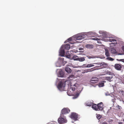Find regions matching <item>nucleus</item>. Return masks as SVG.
<instances>
[{"instance_id":"nucleus-5","label":"nucleus","mask_w":124,"mask_h":124,"mask_svg":"<svg viewBox=\"0 0 124 124\" xmlns=\"http://www.w3.org/2000/svg\"><path fill=\"white\" fill-rule=\"evenodd\" d=\"M98 79L97 78H92L90 80V83L92 85L98 82Z\"/></svg>"},{"instance_id":"nucleus-37","label":"nucleus","mask_w":124,"mask_h":124,"mask_svg":"<svg viewBox=\"0 0 124 124\" xmlns=\"http://www.w3.org/2000/svg\"><path fill=\"white\" fill-rule=\"evenodd\" d=\"M116 107H117L119 109H120L122 108L119 105H117Z\"/></svg>"},{"instance_id":"nucleus-4","label":"nucleus","mask_w":124,"mask_h":124,"mask_svg":"<svg viewBox=\"0 0 124 124\" xmlns=\"http://www.w3.org/2000/svg\"><path fill=\"white\" fill-rule=\"evenodd\" d=\"M78 115L75 113H71L70 116V117L75 121L77 120L78 118Z\"/></svg>"},{"instance_id":"nucleus-32","label":"nucleus","mask_w":124,"mask_h":124,"mask_svg":"<svg viewBox=\"0 0 124 124\" xmlns=\"http://www.w3.org/2000/svg\"><path fill=\"white\" fill-rule=\"evenodd\" d=\"M72 38L71 37H70L66 41V42H69L70 41H71L72 40Z\"/></svg>"},{"instance_id":"nucleus-29","label":"nucleus","mask_w":124,"mask_h":124,"mask_svg":"<svg viewBox=\"0 0 124 124\" xmlns=\"http://www.w3.org/2000/svg\"><path fill=\"white\" fill-rule=\"evenodd\" d=\"M88 106H91L92 104V103L91 102H88L86 104Z\"/></svg>"},{"instance_id":"nucleus-25","label":"nucleus","mask_w":124,"mask_h":124,"mask_svg":"<svg viewBox=\"0 0 124 124\" xmlns=\"http://www.w3.org/2000/svg\"><path fill=\"white\" fill-rule=\"evenodd\" d=\"M94 65L93 64H88L87 66H86V67L89 68V67H93L94 66Z\"/></svg>"},{"instance_id":"nucleus-21","label":"nucleus","mask_w":124,"mask_h":124,"mask_svg":"<svg viewBox=\"0 0 124 124\" xmlns=\"http://www.w3.org/2000/svg\"><path fill=\"white\" fill-rule=\"evenodd\" d=\"M78 61L80 62H83L85 60V58L84 57H78Z\"/></svg>"},{"instance_id":"nucleus-39","label":"nucleus","mask_w":124,"mask_h":124,"mask_svg":"<svg viewBox=\"0 0 124 124\" xmlns=\"http://www.w3.org/2000/svg\"><path fill=\"white\" fill-rule=\"evenodd\" d=\"M118 123V124H123V123L122 122H119Z\"/></svg>"},{"instance_id":"nucleus-44","label":"nucleus","mask_w":124,"mask_h":124,"mask_svg":"<svg viewBox=\"0 0 124 124\" xmlns=\"http://www.w3.org/2000/svg\"><path fill=\"white\" fill-rule=\"evenodd\" d=\"M123 51L124 52V47L123 48Z\"/></svg>"},{"instance_id":"nucleus-41","label":"nucleus","mask_w":124,"mask_h":124,"mask_svg":"<svg viewBox=\"0 0 124 124\" xmlns=\"http://www.w3.org/2000/svg\"><path fill=\"white\" fill-rule=\"evenodd\" d=\"M102 124H107V123L105 122H104L102 123Z\"/></svg>"},{"instance_id":"nucleus-13","label":"nucleus","mask_w":124,"mask_h":124,"mask_svg":"<svg viewBox=\"0 0 124 124\" xmlns=\"http://www.w3.org/2000/svg\"><path fill=\"white\" fill-rule=\"evenodd\" d=\"M92 108L96 111H98L97 105L96 104H93L92 106Z\"/></svg>"},{"instance_id":"nucleus-9","label":"nucleus","mask_w":124,"mask_h":124,"mask_svg":"<svg viewBox=\"0 0 124 124\" xmlns=\"http://www.w3.org/2000/svg\"><path fill=\"white\" fill-rule=\"evenodd\" d=\"M77 84L76 83L74 85H72V84H71V85L70 86V89H71L72 91H74L75 89L77 88L76 85Z\"/></svg>"},{"instance_id":"nucleus-17","label":"nucleus","mask_w":124,"mask_h":124,"mask_svg":"<svg viewBox=\"0 0 124 124\" xmlns=\"http://www.w3.org/2000/svg\"><path fill=\"white\" fill-rule=\"evenodd\" d=\"M113 77L112 76H108L105 78V79L106 80L108 81L109 82H111V80L112 78Z\"/></svg>"},{"instance_id":"nucleus-10","label":"nucleus","mask_w":124,"mask_h":124,"mask_svg":"<svg viewBox=\"0 0 124 124\" xmlns=\"http://www.w3.org/2000/svg\"><path fill=\"white\" fill-rule=\"evenodd\" d=\"M94 64H100L102 65H100L101 68H103L104 67H105L106 66L107 64L105 63L104 62H101V63H94Z\"/></svg>"},{"instance_id":"nucleus-43","label":"nucleus","mask_w":124,"mask_h":124,"mask_svg":"<svg viewBox=\"0 0 124 124\" xmlns=\"http://www.w3.org/2000/svg\"><path fill=\"white\" fill-rule=\"evenodd\" d=\"M63 59H64L63 58ZM63 62H64V60H63ZM65 63H66L67 62L66 61H65Z\"/></svg>"},{"instance_id":"nucleus-35","label":"nucleus","mask_w":124,"mask_h":124,"mask_svg":"<svg viewBox=\"0 0 124 124\" xmlns=\"http://www.w3.org/2000/svg\"><path fill=\"white\" fill-rule=\"evenodd\" d=\"M117 60L119 61H121L124 62V59H121L119 60L118 59H117Z\"/></svg>"},{"instance_id":"nucleus-2","label":"nucleus","mask_w":124,"mask_h":124,"mask_svg":"<svg viewBox=\"0 0 124 124\" xmlns=\"http://www.w3.org/2000/svg\"><path fill=\"white\" fill-rule=\"evenodd\" d=\"M70 110L68 108H64L61 110L60 116L64 117L63 115L69 113Z\"/></svg>"},{"instance_id":"nucleus-14","label":"nucleus","mask_w":124,"mask_h":124,"mask_svg":"<svg viewBox=\"0 0 124 124\" xmlns=\"http://www.w3.org/2000/svg\"><path fill=\"white\" fill-rule=\"evenodd\" d=\"M60 54L61 56H63L64 55L65 52L64 49H62L60 51Z\"/></svg>"},{"instance_id":"nucleus-36","label":"nucleus","mask_w":124,"mask_h":124,"mask_svg":"<svg viewBox=\"0 0 124 124\" xmlns=\"http://www.w3.org/2000/svg\"><path fill=\"white\" fill-rule=\"evenodd\" d=\"M75 76L74 75H71L69 77V78H74V77Z\"/></svg>"},{"instance_id":"nucleus-45","label":"nucleus","mask_w":124,"mask_h":124,"mask_svg":"<svg viewBox=\"0 0 124 124\" xmlns=\"http://www.w3.org/2000/svg\"><path fill=\"white\" fill-rule=\"evenodd\" d=\"M123 121H124V119H123Z\"/></svg>"},{"instance_id":"nucleus-8","label":"nucleus","mask_w":124,"mask_h":124,"mask_svg":"<svg viewBox=\"0 0 124 124\" xmlns=\"http://www.w3.org/2000/svg\"><path fill=\"white\" fill-rule=\"evenodd\" d=\"M77 36L76 38V39L77 40H80L85 38V36L83 35H82L80 36L77 35Z\"/></svg>"},{"instance_id":"nucleus-1","label":"nucleus","mask_w":124,"mask_h":124,"mask_svg":"<svg viewBox=\"0 0 124 124\" xmlns=\"http://www.w3.org/2000/svg\"><path fill=\"white\" fill-rule=\"evenodd\" d=\"M66 85L65 82L63 81H60L57 87L58 89L61 91H63Z\"/></svg>"},{"instance_id":"nucleus-42","label":"nucleus","mask_w":124,"mask_h":124,"mask_svg":"<svg viewBox=\"0 0 124 124\" xmlns=\"http://www.w3.org/2000/svg\"><path fill=\"white\" fill-rule=\"evenodd\" d=\"M121 81H122V83H123L124 84V80H121Z\"/></svg>"},{"instance_id":"nucleus-38","label":"nucleus","mask_w":124,"mask_h":124,"mask_svg":"<svg viewBox=\"0 0 124 124\" xmlns=\"http://www.w3.org/2000/svg\"><path fill=\"white\" fill-rule=\"evenodd\" d=\"M90 45H87L86 46L87 47H90Z\"/></svg>"},{"instance_id":"nucleus-11","label":"nucleus","mask_w":124,"mask_h":124,"mask_svg":"<svg viewBox=\"0 0 124 124\" xmlns=\"http://www.w3.org/2000/svg\"><path fill=\"white\" fill-rule=\"evenodd\" d=\"M94 70V68H92L91 69H88L84 70L82 72V73H87L89 72H91Z\"/></svg>"},{"instance_id":"nucleus-24","label":"nucleus","mask_w":124,"mask_h":124,"mask_svg":"<svg viewBox=\"0 0 124 124\" xmlns=\"http://www.w3.org/2000/svg\"><path fill=\"white\" fill-rule=\"evenodd\" d=\"M104 84L103 82H101L99 83L98 85L99 87H102L104 86Z\"/></svg>"},{"instance_id":"nucleus-33","label":"nucleus","mask_w":124,"mask_h":124,"mask_svg":"<svg viewBox=\"0 0 124 124\" xmlns=\"http://www.w3.org/2000/svg\"><path fill=\"white\" fill-rule=\"evenodd\" d=\"M106 73L109 75H111L112 74V73L110 71H107Z\"/></svg>"},{"instance_id":"nucleus-22","label":"nucleus","mask_w":124,"mask_h":124,"mask_svg":"<svg viewBox=\"0 0 124 124\" xmlns=\"http://www.w3.org/2000/svg\"><path fill=\"white\" fill-rule=\"evenodd\" d=\"M78 57L76 55H74L72 57V59L74 61H78Z\"/></svg>"},{"instance_id":"nucleus-12","label":"nucleus","mask_w":124,"mask_h":124,"mask_svg":"<svg viewBox=\"0 0 124 124\" xmlns=\"http://www.w3.org/2000/svg\"><path fill=\"white\" fill-rule=\"evenodd\" d=\"M64 76L63 72L61 70H60L59 72L58 76L59 77H63Z\"/></svg>"},{"instance_id":"nucleus-3","label":"nucleus","mask_w":124,"mask_h":124,"mask_svg":"<svg viewBox=\"0 0 124 124\" xmlns=\"http://www.w3.org/2000/svg\"><path fill=\"white\" fill-rule=\"evenodd\" d=\"M58 122L60 124H62L63 123H66L67 122V120L66 119V117H61L60 116L58 119Z\"/></svg>"},{"instance_id":"nucleus-6","label":"nucleus","mask_w":124,"mask_h":124,"mask_svg":"<svg viewBox=\"0 0 124 124\" xmlns=\"http://www.w3.org/2000/svg\"><path fill=\"white\" fill-rule=\"evenodd\" d=\"M115 68L118 70H121L122 68V67L121 65L118 63L116 64L114 66Z\"/></svg>"},{"instance_id":"nucleus-19","label":"nucleus","mask_w":124,"mask_h":124,"mask_svg":"<svg viewBox=\"0 0 124 124\" xmlns=\"http://www.w3.org/2000/svg\"><path fill=\"white\" fill-rule=\"evenodd\" d=\"M64 47L65 49L67 50H69L70 47V45L68 44H67L64 46Z\"/></svg>"},{"instance_id":"nucleus-28","label":"nucleus","mask_w":124,"mask_h":124,"mask_svg":"<svg viewBox=\"0 0 124 124\" xmlns=\"http://www.w3.org/2000/svg\"><path fill=\"white\" fill-rule=\"evenodd\" d=\"M107 59L109 60L112 61L114 60V59L110 57H107Z\"/></svg>"},{"instance_id":"nucleus-30","label":"nucleus","mask_w":124,"mask_h":124,"mask_svg":"<svg viewBox=\"0 0 124 124\" xmlns=\"http://www.w3.org/2000/svg\"><path fill=\"white\" fill-rule=\"evenodd\" d=\"M109 40L110 42L116 41L115 39L112 38H110L109 39Z\"/></svg>"},{"instance_id":"nucleus-26","label":"nucleus","mask_w":124,"mask_h":124,"mask_svg":"<svg viewBox=\"0 0 124 124\" xmlns=\"http://www.w3.org/2000/svg\"><path fill=\"white\" fill-rule=\"evenodd\" d=\"M102 116L100 114H97L96 115V117L98 119H100L101 117Z\"/></svg>"},{"instance_id":"nucleus-40","label":"nucleus","mask_w":124,"mask_h":124,"mask_svg":"<svg viewBox=\"0 0 124 124\" xmlns=\"http://www.w3.org/2000/svg\"><path fill=\"white\" fill-rule=\"evenodd\" d=\"M83 49L82 48H80L79 49V50H82Z\"/></svg>"},{"instance_id":"nucleus-27","label":"nucleus","mask_w":124,"mask_h":124,"mask_svg":"<svg viewBox=\"0 0 124 124\" xmlns=\"http://www.w3.org/2000/svg\"><path fill=\"white\" fill-rule=\"evenodd\" d=\"M86 56L89 59H90L91 58H95L94 56H91L90 55H87Z\"/></svg>"},{"instance_id":"nucleus-23","label":"nucleus","mask_w":124,"mask_h":124,"mask_svg":"<svg viewBox=\"0 0 124 124\" xmlns=\"http://www.w3.org/2000/svg\"><path fill=\"white\" fill-rule=\"evenodd\" d=\"M92 39L93 40H98L97 42L99 43H101V42L99 40L98 38L97 37H95V38H92Z\"/></svg>"},{"instance_id":"nucleus-20","label":"nucleus","mask_w":124,"mask_h":124,"mask_svg":"<svg viewBox=\"0 0 124 124\" xmlns=\"http://www.w3.org/2000/svg\"><path fill=\"white\" fill-rule=\"evenodd\" d=\"M66 57L68 58H70L71 54L69 53V51H67L65 55Z\"/></svg>"},{"instance_id":"nucleus-15","label":"nucleus","mask_w":124,"mask_h":124,"mask_svg":"<svg viewBox=\"0 0 124 124\" xmlns=\"http://www.w3.org/2000/svg\"><path fill=\"white\" fill-rule=\"evenodd\" d=\"M65 70L68 73H70L71 72V69L68 67H66L65 68Z\"/></svg>"},{"instance_id":"nucleus-34","label":"nucleus","mask_w":124,"mask_h":124,"mask_svg":"<svg viewBox=\"0 0 124 124\" xmlns=\"http://www.w3.org/2000/svg\"><path fill=\"white\" fill-rule=\"evenodd\" d=\"M79 95V93H77L73 97H74L75 98H77L78 96Z\"/></svg>"},{"instance_id":"nucleus-18","label":"nucleus","mask_w":124,"mask_h":124,"mask_svg":"<svg viewBox=\"0 0 124 124\" xmlns=\"http://www.w3.org/2000/svg\"><path fill=\"white\" fill-rule=\"evenodd\" d=\"M105 55L107 57H109L110 56L109 53V52L108 50L107 49H105Z\"/></svg>"},{"instance_id":"nucleus-7","label":"nucleus","mask_w":124,"mask_h":124,"mask_svg":"<svg viewBox=\"0 0 124 124\" xmlns=\"http://www.w3.org/2000/svg\"><path fill=\"white\" fill-rule=\"evenodd\" d=\"M98 107V111L99 110H102L103 109V104L102 102H101L97 105Z\"/></svg>"},{"instance_id":"nucleus-31","label":"nucleus","mask_w":124,"mask_h":124,"mask_svg":"<svg viewBox=\"0 0 124 124\" xmlns=\"http://www.w3.org/2000/svg\"><path fill=\"white\" fill-rule=\"evenodd\" d=\"M119 92L121 93L122 95H124V91L123 90H120L119 91Z\"/></svg>"},{"instance_id":"nucleus-16","label":"nucleus","mask_w":124,"mask_h":124,"mask_svg":"<svg viewBox=\"0 0 124 124\" xmlns=\"http://www.w3.org/2000/svg\"><path fill=\"white\" fill-rule=\"evenodd\" d=\"M110 51L112 54H115L116 53V50L114 48H111L110 50Z\"/></svg>"}]
</instances>
